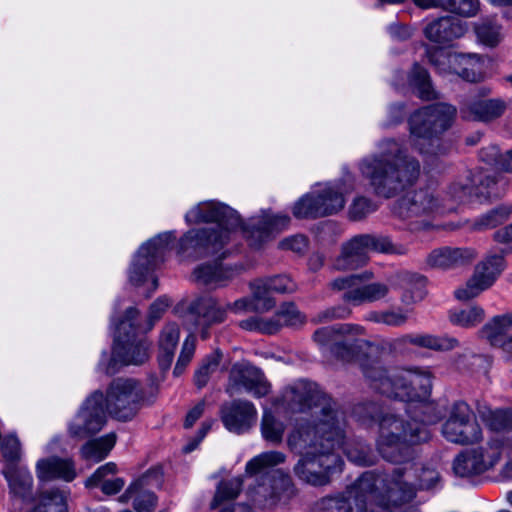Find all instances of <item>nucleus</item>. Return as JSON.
Returning a JSON list of instances; mask_svg holds the SVG:
<instances>
[{
	"label": "nucleus",
	"mask_w": 512,
	"mask_h": 512,
	"mask_svg": "<svg viewBox=\"0 0 512 512\" xmlns=\"http://www.w3.org/2000/svg\"><path fill=\"white\" fill-rule=\"evenodd\" d=\"M406 288L401 296V301L405 305H410L422 301L426 296V277L415 274L407 273L403 278Z\"/></svg>",
	"instance_id": "nucleus-43"
},
{
	"label": "nucleus",
	"mask_w": 512,
	"mask_h": 512,
	"mask_svg": "<svg viewBox=\"0 0 512 512\" xmlns=\"http://www.w3.org/2000/svg\"><path fill=\"white\" fill-rule=\"evenodd\" d=\"M115 442L116 436L114 434H107L98 439L89 441L81 448L82 457L86 460L99 462L109 454Z\"/></svg>",
	"instance_id": "nucleus-42"
},
{
	"label": "nucleus",
	"mask_w": 512,
	"mask_h": 512,
	"mask_svg": "<svg viewBox=\"0 0 512 512\" xmlns=\"http://www.w3.org/2000/svg\"><path fill=\"white\" fill-rule=\"evenodd\" d=\"M376 210L377 205L374 201L367 197L359 196L354 199L349 207V219L352 221H361Z\"/></svg>",
	"instance_id": "nucleus-55"
},
{
	"label": "nucleus",
	"mask_w": 512,
	"mask_h": 512,
	"mask_svg": "<svg viewBox=\"0 0 512 512\" xmlns=\"http://www.w3.org/2000/svg\"><path fill=\"white\" fill-rule=\"evenodd\" d=\"M442 432L447 440L462 445L478 442L482 436L477 422L447 420L442 426Z\"/></svg>",
	"instance_id": "nucleus-31"
},
{
	"label": "nucleus",
	"mask_w": 512,
	"mask_h": 512,
	"mask_svg": "<svg viewBox=\"0 0 512 512\" xmlns=\"http://www.w3.org/2000/svg\"><path fill=\"white\" fill-rule=\"evenodd\" d=\"M369 251L381 253H400L388 236L361 234L343 244L341 254L335 260L337 270H355L369 261Z\"/></svg>",
	"instance_id": "nucleus-10"
},
{
	"label": "nucleus",
	"mask_w": 512,
	"mask_h": 512,
	"mask_svg": "<svg viewBox=\"0 0 512 512\" xmlns=\"http://www.w3.org/2000/svg\"><path fill=\"white\" fill-rule=\"evenodd\" d=\"M475 32L479 41L489 47H495L500 42V27L490 19L480 20L475 24Z\"/></svg>",
	"instance_id": "nucleus-50"
},
{
	"label": "nucleus",
	"mask_w": 512,
	"mask_h": 512,
	"mask_svg": "<svg viewBox=\"0 0 512 512\" xmlns=\"http://www.w3.org/2000/svg\"><path fill=\"white\" fill-rule=\"evenodd\" d=\"M256 388V368L246 360L234 363L229 372L225 391L230 396L252 392Z\"/></svg>",
	"instance_id": "nucleus-27"
},
{
	"label": "nucleus",
	"mask_w": 512,
	"mask_h": 512,
	"mask_svg": "<svg viewBox=\"0 0 512 512\" xmlns=\"http://www.w3.org/2000/svg\"><path fill=\"white\" fill-rule=\"evenodd\" d=\"M410 345L435 351H448L458 347L459 341L449 336L406 334L394 339L391 343V349L394 353L406 355L410 352Z\"/></svg>",
	"instance_id": "nucleus-21"
},
{
	"label": "nucleus",
	"mask_w": 512,
	"mask_h": 512,
	"mask_svg": "<svg viewBox=\"0 0 512 512\" xmlns=\"http://www.w3.org/2000/svg\"><path fill=\"white\" fill-rule=\"evenodd\" d=\"M290 223V217L285 214H273L270 211L262 210L258 215V249L273 241L282 233Z\"/></svg>",
	"instance_id": "nucleus-30"
},
{
	"label": "nucleus",
	"mask_w": 512,
	"mask_h": 512,
	"mask_svg": "<svg viewBox=\"0 0 512 512\" xmlns=\"http://www.w3.org/2000/svg\"><path fill=\"white\" fill-rule=\"evenodd\" d=\"M185 220L188 224L200 222H215L217 225L212 229L228 232V240L230 234L239 228L241 236L252 246L254 245V228L241 225L239 215L229 206L216 201H206L199 203L190 209L186 215Z\"/></svg>",
	"instance_id": "nucleus-9"
},
{
	"label": "nucleus",
	"mask_w": 512,
	"mask_h": 512,
	"mask_svg": "<svg viewBox=\"0 0 512 512\" xmlns=\"http://www.w3.org/2000/svg\"><path fill=\"white\" fill-rule=\"evenodd\" d=\"M309 240L305 235L296 234L286 237L278 243L281 250L292 251L299 255H304L308 250Z\"/></svg>",
	"instance_id": "nucleus-61"
},
{
	"label": "nucleus",
	"mask_w": 512,
	"mask_h": 512,
	"mask_svg": "<svg viewBox=\"0 0 512 512\" xmlns=\"http://www.w3.org/2000/svg\"><path fill=\"white\" fill-rule=\"evenodd\" d=\"M361 171L374 193L389 199L417 181L420 164L407 154L402 143L391 138L379 143V152L363 159Z\"/></svg>",
	"instance_id": "nucleus-2"
},
{
	"label": "nucleus",
	"mask_w": 512,
	"mask_h": 512,
	"mask_svg": "<svg viewBox=\"0 0 512 512\" xmlns=\"http://www.w3.org/2000/svg\"><path fill=\"white\" fill-rule=\"evenodd\" d=\"M139 311L130 307L116 326L115 344L111 358L104 368L108 375L115 374L118 366L142 365L149 359L150 343L137 338Z\"/></svg>",
	"instance_id": "nucleus-5"
},
{
	"label": "nucleus",
	"mask_w": 512,
	"mask_h": 512,
	"mask_svg": "<svg viewBox=\"0 0 512 512\" xmlns=\"http://www.w3.org/2000/svg\"><path fill=\"white\" fill-rule=\"evenodd\" d=\"M30 512H67L66 496L58 489H51L41 494L40 503Z\"/></svg>",
	"instance_id": "nucleus-46"
},
{
	"label": "nucleus",
	"mask_w": 512,
	"mask_h": 512,
	"mask_svg": "<svg viewBox=\"0 0 512 512\" xmlns=\"http://www.w3.org/2000/svg\"><path fill=\"white\" fill-rule=\"evenodd\" d=\"M283 325L298 328L306 322V316L297 308L294 302H284L277 311Z\"/></svg>",
	"instance_id": "nucleus-52"
},
{
	"label": "nucleus",
	"mask_w": 512,
	"mask_h": 512,
	"mask_svg": "<svg viewBox=\"0 0 512 512\" xmlns=\"http://www.w3.org/2000/svg\"><path fill=\"white\" fill-rule=\"evenodd\" d=\"M106 411L104 394L99 390L94 391L86 398L70 422V437L83 440L100 432L106 423Z\"/></svg>",
	"instance_id": "nucleus-11"
},
{
	"label": "nucleus",
	"mask_w": 512,
	"mask_h": 512,
	"mask_svg": "<svg viewBox=\"0 0 512 512\" xmlns=\"http://www.w3.org/2000/svg\"><path fill=\"white\" fill-rule=\"evenodd\" d=\"M437 205V199L428 189H419L402 196L395 203L393 213L400 219L407 220L428 215Z\"/></svg>",
	"instance_id": "nucleus-20"
},
{
	"label": "nucleus",
	"mask_w": 512,
	"mask_h": 512,
	"mask_svg": "<svg viewBox=\"0 0 512 512\" xmlns=\"http://www.w3.org/2000/svg\"><path fill=\"white\" fill-rule=\"evenodd\" d=\"M506 104L499 98H473L461 108L465 120L490 122L499 118L505 111Z\"/></svg>",
	"instance_id": "nucleus-25"
},
{
	"label": "nucleus",
	"mask_w": 512,
	"mask_h": 512,
	"mask_svg": "<svg viewBox=\"0 0 512 512\" xmlns=\"http://www.w3.org/2000/svg\"><path fill=\"white\" fill-rule=\"evenodd\" d=\"M180 329L176 323L167 324L159 338L160 353L158 362L160 369L164 372L171 366L174 351L179 341Z\"/></svg>",
	"instance_id": "nucleus-35"
},
{
	"label": "nucleus",
	"mask_w": 512,
	"mask_h": 512,
	"mask_svg": "<svg viewBox=\"0 0 512 512\" xmlns=\"http://www.w3.org/2000/svg\"><path fill=\"white\" fill-rule=\"evenodd\" d=\"M344 446V452L349 461L359 466H372L376 464L377 457L370 445L364 441L356 440L347 442Z\"/></svg>",
	"instance_id": "nucleus-41"
},
{
	"label": "nucleus",
	"mask_w": 512,
	"mask_h": 512,
	"mask_svg": "<svg viewBox=\"0 0 512 512\" xmlns=\"http://www.w3.org/2000/svg\"><path fill=\"white\" fill-rule=\"evenodd\" d=\"M174 238L172 232L162 233L139 248L129 271V280L133 285L142 284L147 275L164 261L168 246Z\"/></svg>",
	"instance_id": "nucleus-13"
},
{
	"label": "nucleus",
	"mask_w": 512,
	"mask_h": 512,
	"mask_svg": "<svg viewBox=\"0 0 512 512\" xmlns=\"http://www.w3.org/2000/svg\"><path fill=\"white\" fill-rule=\"evenodd\" d=\"M409 413L411 414L410 421H417L428 428V424H435L444 417L445 409L428 398L410 406Z\"/></svg>",
	"instance_id": "nucleus-37"
},
{
	"label": "nucleus",
	"mask_w": 512,
	"mask_h": 512,
	"mask_svg": "<svg viewBox=\"0 0 512 512\" xmlns=\"http://www.w3.org/2000/svg\"><path fill=\"white\" fill-rule=\"evenodd\" d=\"M373 278V273L364 271L358 274H351L348 276L338 277L329 283V287L334 291L352 290L356 286L368 282Z\"/></svg>",
	"instance_id": "nucleus-53"
},
{
	"label": "nucleus",
	"mask_w": 512,
	"mask_h": 512,
	"mask_svg": "<svg viewBox=\"0 0 512 512\" xmlns=\"http://www.w3.org/2000/svg\"><path fill=\"white\" fill-rule=\"evenodd\" d=\"M388 416H395L394 414L385 413L382 407L372 401L357 403L352 408V417L361 425L369 428L375 424L379 425L381 430V421Z\"/></svg>",
	"instance_id": "nucleus-38"
},
{
	"label": "nucleus",
	"mask_w": 512,
	"mask_h": 512,
	"mask_svg": "<svg viewBox=\"0 0 512 512\" xmlns=\"http://www.w3.org/2000/svg\"><path fill=\"white\" fill-rule=\"evenodd\" d=\"M331 208H323L320 205V194L309 193L300 198L293 207V215L298 219H316L324 217L326 211Z\"/></svg>",
	"instance_id": "nucleus-39"
},
{
	"label": "nucleus",
	"mask_w": 512,
	"mask_h": 512,
	"mask_svg": "<svg viewBox=\"0 0 512 512\" xmlns=\"http://www.w3.org/2000/svg\"><path fill=\"white\" fill-rule=\"evenodd\" d=\"M493 464L484 461L483 449H471L461 452L453 462V471L457 476L469 477L487 471Z\"/></svg>",
	"instance_id": "nucleus-32"
},
{
	"label": "nucleus",
	"mask_w": 512,
	"mask_h": 512,
	"mask_svg": "<svg viewBox=\"0 0 512 512\" xmlns=\"http://www.w3.org/2000/svg\"><path fill=\"white\" fill-rule=\"evenodd\" d=\"M431 432L417 421H405L398 416H388L381 421L376 440L379 455L392 464H404L415 458V445L426 443Z\"/></svg>",
	"instance_id": "nucleus-3"
},
{
	"label": "nucleus",
	"mask_w": 512,
	"mask_h": 512,
	"mask_svg": "<svg viewBox=\"0 0 512 512\" xmlns=\"http://www.w3.org/2000/svg\"><path fill=\"white\" fill-rule=\"evenodd\" d=\"M476 253L468 248L443 247L432 251L427 257V264L431 267L448 269L470 263Z\"/></svg>",
	"instance_id": "nucleus-28"
},
{
	"label": "nucleus",
	"mask_w": 512,
	"mask_h": 512,
	"mask_svg": "<svg viewBox=\"0 0 512 512\" xmlns=\"http://www.w3.org/2000/svg\"><path fill=\"white\" fill-rule=\"evenodd\" d=\"M512 213V205H500L481 216L475 223L477 230L492 229L504 223Z\"/></svg>",
	"instance_id": "nucleus-47"
},
{
	"label": "nucleus",
	"mask_w": 512,
	"mask_h": 512,
	"mask_svg": "<svg viewBox=\"0 0 512 512\" xmlns=\"http://www.w3.org/2000/svg\"><path fill=\"white\" fill-rule=\"evenodd\" d=\"M467 31L466 23L452 16H444L430 22L424 34L431 42L449 44L461 38Z\"/></svg>",
	"instance_id": "nucleus-24"
},
{
	"label": "nucleus",
	"mask_w": 512,
	"mask_h": 512,
	"mask_svg": "<svg viewBox=\"0 0 512 512\" xmlns=\"http://www.w3.org/2000/svg\"><path fill=\"white\" fill-rule=\"evenodd\" d=\"M392 398L407 402L409 407L418 401L430 398L432 374L420 368L399 372Z\"/></svg>",
	"instance_id": "nucleus-16"
},
{
	"label": "nucleus",
	"mask_w": 512,
	"mask_h": 512,
	"mask_svg": "<svg viewBox=\"0 0 512 512\" xmlns=\"http://www.w3.org/2000/svg\"><path fill=\"white\" fill-rule=\"evenodd\" d=\"M222 352L219 350L214 351L210 355H208L195 372L194 381L195 385L201 389L205 387L210 379L212 373H214L222 359Z\"/></svg>",
	"instance_id": "nucleus-48"
},
{
	"label": "nucleus",
	"mask_w": 512,
	"mask_h": 512,
	"mask_svg": "<svg viewBox=\"0 0 512 512\" xmlns=\"http://www.w3.org/2000/svg\"><path fill=\"white\" fill-rule=\"evenodd\" d=\"M512 329V313L497 315L490 319L478 331L481 339L486 340L491 346L498 347L502 341L510 335L508 332Z\"/></svg>",
	"instance_id": "nucleus-33"
},
{
	"label": "nucleus",
	"mask_w": 512,
	"mask_h": 512,
	"mask_svg": "<svg viewBox=\"0 0 512 512\" xmlns=\"http://www.w3.org/2000/svg\"><path fill=\"white\" fill-rule=\"evenodd\" d=\"M511 252L512 246L500 249L499 253L488 255L485 261L476 266L466 286L455 291V297L460 301L470 300L489 288L505 267L504 255Z\"/></svg>",
	"instance_id": "nucleus-14"
},
{
	"label": "nucleus",
	"mask_w": 512,
	"mask_h": 512,
	"mask_svg": "<svg viewBox=\"0 0 512 512\" xmlns=\"http://www.w3.org/2000/svg\"><path fill=\"white\" fill-rule=\"evenodd\" d=\"M389 293L388 285L380 282L358 285L356 288L345 292L342 299L355 306L363 303H372L385 298Z\"/></svg>",
	"instance_id": "nucleus-34"
},
{
	"label": "nucleus",
	"mask_w": 512,
	"mask_h": 512,
	"mask_svg": "<svg viewBox=\"0 0 512 512\" xmlns=\"http://www.w3.org/2000/svg\"><path fill=\"white\" fill-rule=\"evenodd\" d=\"M485 318V311L478 305H472L467 309L451 310L449 320L452 324L464 328L475 327Z\"/></svg>",
	"instance_id": "nucleus-44"
},
{
	"label": "nucleus",
	"mask_w": 512,
	"mask_h": 512,
	"mask_svg": "<svg viewBox=\"0 0 512 512\" xmlns=\"http://www.w3.org/2000/svg\"><path fill=\"white\" fill-rule=\"evenodd\" d=\"M457 109L447 103H436L415 110L408 118L410 134L422 154L438 156L447 153L442 136L453 126Z\"/></svg>",
	"instance_id": "nucleus-4"
},
{
	"label": "nucleus",
	"mask_w": 512,
	"mask_h": 512,
	"mask_svg": "<svg viewBox=\"0 0 512 512\" xmlns=\"http://www.w3.org/2000/svg\"><path fill=\"white\" fill-rule=\"evenodd\" d=\"M285 401L294 413L319 409L314 426L301 425L288 437L290 449L301 456L294 466L295 474L313 486L330 483L333 475L342 472L344 464L335 451L345 439V413L338 401L313 382H298L286 392Z\"/></svg>",
	"instance_id": "nucleus-1"
},
{
	"label": "nucleus",
	"mask_w": 512,
	"mask_h": 512,
	"mask_svg": "<svg viewBox=\"0 0 512 512\" xmlns=\"http://www.w3.org/2000/svg\"><path fill=\"white\" fill-rule=\"evenodd\" d=\"M3 475L8 482L9 493L14 499L25 504L32 503L35 500L33 477L27 469L8 465L3 470Z\"/></svg>",
	"instance_id": "nucleus-26"
},
{
	"label": "nucleus",
	"mask_w": 512,
	"mask_h": 512,
	"mask_svg": "<svg viewBox=\"0 0 512 512\" xmlns=\"http://www.w3.org/2000/svg\"><path fill=\"white\" fill-rule=\"evenodd\" d=\"M296 289L295 284L287 275H274L258 278V311L260 310V298L262 294L292 293Z\"/></svg>",
	"instance_id": "nucleus-40"
},
{
	"label": "nucleus",
	"mask_w": 512,
	"mask_h": 512,
	"mask_svg": "<svg viewBox=\"0 0 512 512\" xmlns=\"http://www.w3.org/2000/svg\"><path fill=\"white\" fill-rule=\"evenodd\" d=\"M163 483V472L160 467H152L142 476L135 480L132 484L136 490H149L152 488H160Z\"/></svg>",
	"instance_id": "nucleus-57"
},
{
	"label": "nucleus",
	"mask_w": 512,
	"mask_h": 512,
	"mask_svg": "<svg viewBox=\"0 0 512 512\" xmlns=\"http://www.w3.org/2000/svg\"><path fill=\"white\" fill-rule=\"evenodd\" d=\"M233 273L230 269L222 265L204 264L195 268L193 272L194 280L202 285L212 286L214 288L224 286L231 280Z\"/></svg>",
	"instance_id": "nucleus-36"
},
{
	"label": "nucleus",
	"mask_w": 512,
	"mask_h": 512,
	"mask_svg": "<svg viewBox=\"0 0 512 512\" xmlns=\"http://www.w3.org/2000/svg\"><path fill=\"white\" fill-rule=\"evenodd\" d=\"M242 485V476L220 481L210 503V508L216 509L222 504V502L235 499L239 495Z\"/></svg>",
	"instance_id": "nucleus-45"
},
{
	"label": "nucleus",
	"mask_w": 512,
	"mask_h": 512,
	"mask_svg": "<svg viewBox=\"0 0 512 512\" xmlns=\"http://www.w3.org/2000/svg\"><path fill=\"white\" fill-rule=\"evenodd\" d=\"M439 8L463 17L475 16L480 8L478 0H439Z\"/></svg>",
	"instance_id": "nucleus-49"
},
{
	"label": "nucleus",
	"mask_w": 512,
	"mask_h": 512,
	"mask_svg": "<svg viewBox=\"0 0 512 512\" xmlns=\"http://www.w3.org/2000/svg\"><path fill=\"white\" fill-rule=\"evenodd\" d=\"M353 327L338 323L317 329L313 340L322 347H328L331 355L343 362H352L355 357L371 356L376 351V344L365 339L350 338Z\"/></svg>",
	"instance_id": "nucleus-7"
},
{
	"label": "nucleus",
	"mask_w": 512,
	"mask_h": 512,
	"mask_svg": "<svg viewBox=\"0 0 512 512\" xmlns=\"http://www.w3.org/2000/svg\"><path fill=\"white\" fill-rule=\"evenodd\" d=\"M145 403L142 385L133 378H116L108 386L104 406L109 415L122 422L136 417Z\"/></svg>",
	"instance_id": "nucleus-8"
},
{
	"label": "nucleus",
	"mask_w": 512,
	"mask_h": 512,
	"mask_svg": "<svg viewBox=\"0 0 512 512\" xmlns=\"http://www.w3.org/2000/svg\"><path fill=\"white\" fill-rule=\"evenodd\" d=\"M255 408L252 402L234 400L224 403L220 416L224 426L233 433L242 434L253 426Z\"/></svg>",
	"instance_id": "nucleus-23"
},
{
	"label": "nucleus",
	"mask_w": 512,
	"mask_h": 512,
	"mask_svg": "<svg viewBox=\"0 0 512 512\" xmlns=\"http://www.w3.org/2000/svg\"><path fill=\"white\" fill-rule=\"evenodd\" d=\"M392 84L397 93H404L405 88L408 87L412 93L419 96H437L429 72L418 63L413 64L407 75L403 70H396Z\"/></svg>",
	"instance_id": "nucleus-22"
},
{
	"label": "nucleus",
	"mask_w": 512,
	"mask_h": 512,
	"mask_svg": "<svg viewBox=\"0 0 512 512\" xmlns=\"http://www.w3.org/2000/svg\"><path fill=\"white\" fill-rule=\"evenodd\" d=\"M261 431L263 438L267 442L275 445L281 443L284 427L271 413L265 410L261 423Z\"/></svg>",
	"instance_id": "nucleus-51"
},
{
	"label": "nucleus",
	"mask_w": 512,
	"mask_h": 512,
	"mask_svg": "<svg viewBox=\"0 0 512 512\" xmlns=\"http://www.w3.org/2000/svg\"><path fill=\"white\" fill-rule=\"evenodd\" d=\"M377 479L373 471L362 473L342 493L319 500L314 512H377Z\"/></svg>",
	"instance_id": "nucleus-6"
},
{
	"label": "nucleus",
	"mask_w": 512,
	"mask_h": 512,
	"mask_svg": "<svg viewBox=\"0 0 512 512\" xmlns=\"http://www.w3.org/2000/svg\"><path fill=\"white\" fill-rule=\"evenodd\" d=\"M37 476L41 481H50L56 478L66 482L76 477L74 462L71 459L49 457L37 463Z\"/></svg>",
	"instance_id": "nucleus-29"
},
{
	"label": "nucleus",
	"mask_w": 512,
	"mask_h": 512,
	"mask_svg": "<svg viewBox=\"0 0 512 512\" xmlns=\"http://www.w3.org/2000/svg\"><path fill=\"white\" fill-rule=\"evenodd\" d=\"M284 459V454L278 451H269L258 455V477L265 471L274 469L273 467L282 463Z\"/></svg>",
	"instance_id": "nucleus-64"
},
{
	"label": "nucleus",
	"mask_w": 512,
	"mask_h": 512,
	"mask_svg": "<svg viewBox=\"0 0 512 512\" xmlns=\"http://www.w3.org/2000/svg\"><path fill=\"white\" fill-rule=\"evenodd\" d=\"M0 449L6 461L16 462L20 459V442L17 437L6 436L1 442Z\"/></svg>",
	"instance_id": "nucleus-63"
},
{
	"label": "nucleus",
	"mask_w": 512,
	"mask_h": 512,
	"mask_svg": "<svg viewBox=\"0 0 512 512\" xmlns=\"http://www.w3.org/2000/svg\"><path fill=\"white\" fill-rule=\"evenodd\" d=\"M292 486L291 478L280 469H270L258 477V508L271 509Z\"/></svg>",
	"instance_id": "nucleus-19"
},
{
	"label": "nucleus",
	"mask_w": 512,
	"mask_h": 512,
	"mask_svg": "<svg viewBox=\"0 0 512 512\" xmlns=\"http://www.w3.org/2000/svg\"><path fill=\"white\" fill-rule=\"evenodd\" d=\"M367 320L397 327L404 325L408 320V316L401 309L398 311H372L367 315Z\"/></svg>",
	"instance_id": "nucleus-54"
},
{
	"label": "nucleus",
	"mask_w": 512,
	"mask_h": 512,
	"mask_svg": "<svg viewBox=\"0 0 512 512\" xmlns=\"http://www.w3.org/2000/svg\"><path fill=\"white\" fill-rule=\"evenodd\" d=\"M157 497L149 490H137L133 500V508L137 512H153L156 507Z\"/></svg>",
	"instance_id": "nucleus-62"
},
{
	"label": "nucleus",
	"mask_w": 512,
	"mask_h": 512,
	"mask_svg": "<svg viewBox=\"0 0 512 512\" xmlns=\"http://www.w3.org/2000/svg\"><path fill=\"white\" fill-rule=\"evenodd\" d=\"M228 241L227 231L191 229L180 238L177 253L193 258L214 255L221 251Z\"/></svg>",
	"instance_id": "nucleus-15"
},
{
	"label": "nucleus",
	"mask_w": 512,
	"mask_h": 512,
	"mask_svg": "<svg viewBox=\"0 0 512 512\" xmlns=\"http://www.w3.org/2000/svg\"><path fill=\"white\" fill-rule=\"evenodd\" d=\"M320 194V205L325 208H331L332 211H326L325 216L335 214L342 210L345 205V199L343 194L333 188H326L319 192Z\"/></svg>",
	"instance_id": "nucleus-56"
},
{
	"label": "nucleus",
	"mask_w": 512,
	"mask_h": 512,
	"mask_svg": "<svg viewBox=\"0 0 512 512\" xmlns=\"http://www.w3.org/2000/svg\"><path fill=\"white\" fill-rule=\"evenodd\" d=\"M195 341L196 340L193 335H189L184 341L181 353L173 370V374L175 376H180L190 363L195 352Z\"/></svg>",
	"instance_id": "nucleus-58"
},
{
	"label": "nucleus",
	"mask_w": 512,
	"mask_h": 512,
	"mask_svg": "<svg viewBox=\"0 0 512 512\" xmlns=\"http://www.w3.org/2000/svg\"><path fill=\"white\" fill-rule=\"evenodd\" d=\"M351 314V310L345 305H336L317 313L311 321L314 324L327 323L337 319H345Z\"/></svg>",
	"instance_id": "nucleus-59"
},
{
	"label": "nucleus",
	"mask_w": 512,
	"mask_h": 512,
	"mask_svg": "<svg viewBox=\"0 0 512 512\" xmlns=\"http://www.w3.org/2000/svg\"><path fill=\"white\" fill-rule=\"evenodd\" d=\"M497 178L492 175H482L475 182V197L489 199L497 196L496 192Z\"/></svg>",
	"instance_id": "nucleus-60"
},
{
	"label": "nucleus",
	"mask_w": 512,
	"mask_h": 512,
	"mask_svg": "<svg viewBox=\"0 0 512 512\" xmlns=\"http://www.w3.org/2000/svg\"><path fill=\"white\" fill-rule=\"evenodd\" d=\"M429 62L440 71L447 68L464 80L477 83L483 79L484 59L477 54L446 52L433 48L427 51Z\"/></svg>",
	"instance_id": "nucleus-12"
},
{
	"label": "nucleus",
	"mask_w": 512,
	"mask_h": 512,
	"mask_svg": "<svg viewBox=\"0 0 512 512\" xmlns=\"http://www.w3.org/2000/svg\"><path fill=\"white\" fill-rule=\"evenodd\" d=\"M227 308L212 297H198L187 307V318L194 323L202 339L209 337V329L225 321Z\"/></svg>",
	"instance_id": "nucleus-17"
},
{
	"label": "nucleus",
	"mask_w": 512,
	"mask_h": 512,
	"mask_svg": "<svg viewBox=\"0 0 512 512\" xmlns=\"http://www.w3.org/2000/svg\"><path fill=\"white\" fill-rule=\"evenodd\" d=\"M379 346L376 345V351L371 356H362L353 358L352 362L360 365L362 373L369 386L378 393L392 398L396 385V378L399 372H390L376 361L379 355Z\"/></svg>",
	"instance_id": "nucleus-18"
}]
</instances>
